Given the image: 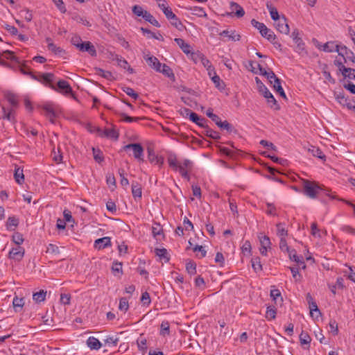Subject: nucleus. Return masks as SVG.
Instances as JSON below:
<instances>
[{
  "label": "nucleus",
  "instance_id": "1",
  "mask_svg": "<svg viewBox=\"0 0 355 355\" xmlns=\"http://www.w3.org/2000/svg\"><path fill=\"white\" fill-rule=\"evenodd\" d=\"M167 162L170 168L174 171L178 172L182 178L190 180L189 173L191 171L193 163L191 160L185 159L182 161H179L175 153H169L167 157Z\"/></svg>",
  "mask_w": 355,
  "mask_h": 355
},
{
  "label": "nucleus",
  "instance_id": "2",
  "mask_svg": "<svg viewBox=\"0 0 355 355\" xmlns=\"http://www.w3.org/2000/svg\"><path fill=\"white\" fill-rule=\"evenodd\" d=\"M303 193L311 199H315L319 197L321 193L327 196H329L332 199L336 197L331 196L329 189L325 188L323 185L320 184L315 181L309 180H302Z\"/></svg>",
  "mask_w": 355,
  "mask_h": 355
},
{
  "label": "nucleus",
  "instance_id": "3",
  "mask_svg": "<svg viewBox=\"0 0 355 355\" xmlns=\"http://www.w3.org/2000/svg\"><path fill=\"white\" fill-rule=\"evenodd\" d=\"M255 81L257 85L259 92L263 96L267 99V102L269 104L270 107L275 110H279V104L277 103L276 99L271 94V92L266 87V85L260 80V79L258 77L255 78Z\"/></svg>",
  "mask_w": 355,
  "mask_h": 355
},
{
  "label": "nucleus",
  "instance_id": "4",
  "mask_svg": "<svg viewBox=\"0 0 355 355\" xmlns=\"http://www.w3.org/2000/svg\"><path fill=\"white\" fill-rule=\"evenodd\" d=\"M161 10L165 15L166 17L170 21L171 25L175 26L178 30H181L183 25L180 19L177 17V16L173 12L171 8H170L168 6H164L162 5Z\"/></svg>",
  "mask_w": 355,
  "mask_h": 355
},
{
  "label": "nucleus",
  "instance_id": "5",
  "mask_svg": "<svg viewBox=\"0 0 355 355\" xmlns=\"http://www.w3.org/2000/svg\"><path fill=\"white\" fill-rule=\"evenodd\" d=\"M124 150L131 149L133 152L134 157L139 161H144V148L140 144L134 143L125 145Z\"/></svg>",
  "mask_w": 355,
  "mask_h": 355
},
{
  "label": "nucleus",
  "instance_id": "6",
  "mask_svg": "<svg viewBox=\"0 0 355 355\" xmlns=\"http://www.w3.org/2000/svg\"><path fill=\"white\" fill-rule=\"evenodd\" d=\"M291 37L296 44L295 51L299 54H303L304 53H306L304 48L305 44L302 40V38L299 37L298 30L295 29L292 32Z\"/></svg>",
  "mask_w": 355,
  "mask_h": 355
},
{
  "label": "nucleus",
  "instance_id": "7",
  "mask_svg": "<svg viewBox=\"0 0 355 355\" xmlns=\"http://www.w3.org/2000/svg\"><path fill=\"white\" fill-rule=\"evenodd\" d=\"M78 50L82 52H87L92 57H96L97 55L95 46L89 41L83 42V44L79 46Z\"/></svg>",
  "mask_w": 355,
  "mask_h": 355
},
{
  "label": "nucleus",
  "instance_id": "8",
  "mask_svg": "<svg viewBox=\"0 0 355 355\" xmlns=\"http://www.w3.org/2000/svg\"><path fill=\"white\" fill-rule=\"evenodd\" d=\"M230 9L232 10L231 12H228L227 15L232 16L234 15L238 18H241L244 16L245 11L243 8L237 3L231 2L230 3Z\"/></svg>",
  "mask_w": 355,
  "mask_h": 355
},
{
  "label": "nucleus",
  "instance_id": "9",
  "mask_svg": "<svg viewBox=\"0 0 355 355\" xmlns=\"http://www.w3.org/2000/svg\"><path fill=\"white\" fill-rule=\"evenodd\" d=\"M42 109L44 111V114L50 120L51 123H54V119L56 117L53 105L51 103H46L42 106Z\"/></svg>",
  "mask_w": 355,
  "mask_h": 355
},
{
  "label": "nucleus",
  "instance_id": "10",
  "mask_svg": "<svg viewBox=\"0 0 355 355\" xmlns=\"http://www.w3.org/2000/svg\"><path fill=\"white\" fill-rule=\"evenodd\" d=\"M144 58L149 67H150L155 71H159V68L162 67V63L156 57L153 55H144Z\"/></svg>",
  "mask_w": 355,
  "mask_h": 355
},
{
  "label": "nucleus",
  "instance_id": "11",
  "mask_svg": "<svg viewBox=\"0 0 355 355\" xmlns=\"http://www.w3.org/2000/svg\"><path fill=\"white\" fill-rule=\"evenodd\" d=\"M148 159L151 163H155L156 164H158L159 166H162L164 164V158L162 156L157 155L154 150L151 148H148Z\"/></svg>",
  "mask_w": 355,
  "mask_h": 355
},
{
  "label": "nucleus",
  "instance_id": "12",
  "mask_svg": "<svg viewBox=\"0 0 355 355\" xmlns=\"http://www.w3.org/2000/svg\"><path fill=\"white\" fill-rule=\"evenodd\" d=\"M24 255V249L18 246L13 248L9 252V258L17 261H20Z\"/></svg>",
  "mask_w": 355,
  "mask_h": 355
},
{
  "label": "nucleus",
  "instance_id": "13",
  "mask_svg": "<svg viewBox=\"0 0 355 355\" xmlns=\"http://www.w3.org/2000/svg\"><path fill=\"white\" fill-rule=\"evenodd\" d=\"M340 46L335 44L334 42H327L322 46V50L325 52H338L340 56H344V53L340 51Z\"/></svg>",
  "mask_w": 355,
  "mask_h": 355
},
{
  "label": "nucleus",
  "instance_id": "14",
  "mask_svg": "<svg viewBox=\"0 0 355 355\" xmlns=\"http://www.w3.org/2000/svg\"><path fill=\"white\" fill-rule=\"evenodd\" d=\"M111 245V240L108 236L98 239L94 242V248L98 250L104 249Z\"/></svg>",
  "mask_w": 355,
  "mask_h": 355
},
{
  "label": "nucleus",
  "instance_id": "15",
  "mask_svg": "<svg viewBox=\"0 0 355 355\" xmlns=\"http://www.w3.org/2000/svg\"><path fill=\"white\" fill-rule=\"evenodd\" d=\"M152 234L153 237L157 240H160V237H164V230L162 226L158 223H153L152 226Z\"/></svg>",
  "mask_w": 355,
  "mask_h": 355
},
{
  "label": "nucleus",
  "instance_id": "16",
  "mask_svg": "<svg viewBox=\"0 0 355 355\" xmlns=\"http://www.w3.org/2000/svg\"><path fill=\"white\" fill-rule=\"evenodd\" d=\"M278 22L276 24L277 29L282 33L288 34L290 31L289 26L286 23V19L284 17L277 19Z\"/></svg>",
  "mask_w": 355,
  "mask_h": 355
},
{
  "label": "nucleus",
  "instance_id": "17",
  "mask_svg": "<svg viewBox=\"0 0 355 355\" xmlns=\"http://www.w3.org/2000/svg\"><path fill=\"white\" fill-rule=\"evenodd\" d=\"M193 59L195 62H200V63L205 67L207 69L213 66L211 62L202 54V53H195L193 56Z\"/></svg>",
  "mask_w": 355,
  "mask_h": 355
},
{
  "label": "nucleus",
  "instance_id": "18",
  "mask_svg": "<svg viewBox=\"0 0 355 355\" xmlns=\"http://www.w3.org/2000/svg\"><path fill=\"white\" fill-rule=\"evenodd\" d=\"M86 344L87 345V347L92 349V350H98L99 349L101 346H102V344L98 340V339H97L96 338L94 337V336H90L87 338V341H86Z\"/></svg>",
  "mask_w": 355,
  "mask_h": 355
},
{
  "label": "nucleus",
  "instance_id": "19",
  "mask_svg": "<svg viewBox=\"0 0 355 355\" xmlns=\"http://www.w3.org/2000/svg\"><path fill=\"white\" fill-rule=\"evenodd\" d=\"M220 36H224L228 37L229 40L232 41H239L240 40L241 36L239 34H237L236 31L234 30H224L220 33Z\"/></svg>",
  "mask_w": 355,
  "mask_h": 355
},
{
  "label": "nucleus",
  "instance_id": "20",
  "mask_svg": "<svg viewBox=\"0 0 355 355\" xmlns=\"http://www.w3.org/2000/svg\"><path fill=\"white\" fill-rule=\"evenodd\" d=\"M41 78H38L37 80H39L43 83H45L48 85H49L52 89H55L54 85H52V83L53 81L54 75L51 73H45L41 74Z\"/></svg>",
  "mask_w": 355,
  "mask_h": 355
},
{
  "label": "nucleus",
  "instance_id": "21",
  "mask_svg": "<svg viewBox=\"0 0 355 355\" xmlns=\"http://www.w3.org/2000/svg\"><path fill=\"white\" fill-rule=\"evenodd\" d=\"M270 297L274 302L275 305L281 306L283 303V297L280 290H270Z\"/></svg>",
  "mask_w": 355,
  "mask_h": 355
},
{
  "label": "nucleus",
  "instance_id": "22",
  "mask_svg": "<svg viewBox=\"0 0 355 355\" xmlns=\"http://www.w3.org/2000/svg\"><path fill=\"white\" fill-rule=\"evenodd\" d=\"M97 132H102V134H100L101 137H106L114 139H118L119 134L114 129H105L104 130H101L100 128H96Z\"/></svg>",
  "mask_w": 355,
  "mask_h": 355
},
{
  "label": "nucleus",
  "instance_id": "23",
  "mask_svg": "<svg viewBox=\"0 0 355 355\" xmlns=\"http://www.w3.org/2000/svg\"><path fill=\"white\" fill-rule=\"evenodd\" d=\"M340 51L344 53V56L342 57L344 58L345 62L349 60L355 64V55L350 49H348L347 46H343L340 47Z\"/></svg>",
  "mask_w": 355,
  "mask_h": 355
},
{
  "label": "nucleus",
  "instance_id": "24",
  "mask_svg": "<svg viewBox=\"0 0 355 355\" xmlns=\"http://www.w3.org/2000/svg\"><path fill=\"white\" fill-rule=\"evenodd\" d=\"M157 71L162 73L164 76L168 77L173 81H174L175 79V75L171 68L166 64H162V67L159 68V71Z\"/></svg>",
  "mask_w": 355,
  "mask_h": 355
},
{
  "label": "nucleus",
  "instance_id": "25",
  "mask_svg": "<svg viewBox=\"0 0 355 355\" xmlns=\"http://www.w3.org/2000/svg\"><path fill=\"white\" fill-rule=\"evenodd\" d=\"M132 193L133 198L136 200L138 198H141L142 196V189L141 185L137 182H133L132 183Z\"/></svg>",
  "mask_w": 355,
  "mask_h": 355
},
{
  "label": "nucleus",
  "instance_id": "26",
  "mask_svg": "<svg viewBox=\"0 0 355 355\" xmlns=\"http://www.w3.org/2000/svg\"><path fill=\"white\" fill-rule=\"evenodd\" d=\"M174 41L176 42V44L179 46V47L182 50V51L184 53L189 54L191 53V46L189 44L186 43L183 39L175 38Z\"/></svg>",
  "mask_w": 355,
  "mask_h": 355
},
{
  "label": "nucleus",
  "instance_id": "27",
  "mask_svg": "<svg viewBox=\"0 0 355 355\" xmlns=\"http://www.w3.org/2000/svg\"><path fill=\"white\" fill-rule=\"evenodd\" d=\"M257 67L259 70V73L262 76H264L269 80L270 83L272 84V79L275 78V74L272 70L266 71L263 67H261V64H257Z\"/></svg>",
  "mask_w": 355,
  "mask_h": 355
},
{
  "label": "nucleus",
  "instance_id": "28",
  "mask_svg": "<svg viewBox=\"0 0 355 355\" xmlns=\"http://www.w3.org/2000/svg\"><path fill=\"white\" fill-rule=\"evenodd\" d=\"M57 85L61 91L64 92V94H69L72 93V88L67 81L60 80L58 82Z\"/></svg>",
  "mask_w": 355,
  "mask_h": 355
},
{
  "label": "nucleus",
  "instance_id": "29",
  "mask_svg": "<svg viewBox=\"0 0 355 355\" xmlns=\"http://www.w3.org/2000/svg\"><path fill=\"white\" fill-rule=\"evenodd\" d=\"M288 253L291 259L295 261L299 266L302 265V267L305 268L303 257L302 256H297L295 250H289Z\"/></svg>",
  "mask_w": 355,
  "mask_h": 355
},
{
  "label": "nucleus",
  "instance_id": "30",
  "mask_svg": "<svg viewBox=\"0 0 355 355\" xmlns=\"http://www.w3.org/2000/svg\"><path fill=\"white\" fill-rule=\"evenodd\" d=\"M272 79H274L273 89L277 92H278L281 96H282L284 98H286V94L281 85V80L278 78L276 76L275 78H273Z\"/></svg>",
  "mask_w": 355,
  "mask_h": 355
},
{
  "label": "nucleus",
  "instance_id": "31",
  "mask_svg": "<svg viewBox=\"0 0 355 355\" xmlns=\"http://www.w3.org/2000/svg\"><path fill=\"white\" fill-rule=\"evenodd\" d=\"M334 64L338 67L339 70L342 72V74L345 77L351 78L349 75H347V73L348 71H355V69H354L345 67L343 62L340 60H334Z\"/></svg>",
  "mask_w": 355,
  "mask_h": 355
},
{
  "label": "nucleus",
  "instance_id": "32",
  "mask_svg": "<svg viewBox=\"0 0 355 355\" xmlns=\"http://www.w3.org/2000/svg\"><path fill=\"white\" fill-rule=\"evenodd\" d=\"M14 178L15 181L18 184H23L24 182V175L23 172V168H21L20 167L16 166L15 168Z\"/></svg>",
  "mask_w": 355,
  "mask_h": 355
},
{
  "label": "nucleus",
  "instance_id": "33",
  "mask_svg": "<svg viewBox=\"0 0 355 355\" xmlns=\"http://www.w3.org/2000/svg\"><path fill=\"white\" fill-rule=\"evenodd\" d=\"M260 33L262 37L266 38L270 42H273V41L276 39V35H275L274 32L268 28L267 26L262 29Z\"/></svg>",
  "mask_w": 355,
  "mask_h": 355
},
{
  "label": "nucleus",
  "instance_id": "34",
  "mask_svg": "<svg viewBox=\"0 0 355 355\" xmlns=\"http://www.w3.org/2000/svg\"><path fill=\"white\" fill-rule=\"evenodd\" d=\"M19 225V219L15 216H9L6 222V228L9 231H12L15 227Z\"/></svg>",
  "mask_w": 355,
  "mask_h": 355
},
{
  "label": "nucleus",
  "instance_id": "35",
  "mask_svg": "<svg viewBox=\"0 0 355 355\" xmlns=\"http://www.w3.org/2000/svg\"><path fill=\"white\" fill-rule=\"evenodd\" d=\"M6 99L10 103V104L16 107L18 105V98L17 96L12 92H8L5 94Z\"/></svg>",
  "mask_w": 355,
  "mask_h": 355
},
{
  "label": "nucleus",
  "instance_id": "36",
  "mask_svg": "<svg viewBox=\"0 0 355 355\" xmlns=\"http://www.w3.org/2000/svg\"><path fill=\"white\" fill-rule=\"evenodd\" d=\"M46 291L40 290V291L33 293V299L36 303L44 302L46 299Z\"/></svg>",
  "mask_w": 355,
  "mask_h": 355
},
{
  "label": "nucleus",
  "instance_id": "37",
  "mask_svg": "<svg viewBox=\"0 0 355 355\" xmlns=\"http://www.w3.org/2000/svg\"><path fill=\"white\" fill-rule=\"evenodd\" d=\"M266 7L270 12V17L271 18L274 20V21H277V19H279L280 17H279V15L278 13V11L277 10L276 8H275L272 3H266Z\"/></svg>",
  "mask_w": 355,
  "mask_h": 355
},
{
  "label": "nucleus",
  "instance_id": "38",
  "mask_svg": "<svg viewBox=\"0 0 355 355\" xmlns=\"http://www.w3.org/2000/svg\"><path fill=\"white\" fill-rule=\"evenodd\" d=\"M160 335L165 337L170 335V324L168 321H162L160 325Z\"/></svg>",
  "mask_w": 355,
  "mask_h": 355
},
{
  "label": "nucleus",
  "instance_id": "39",
  "mask_svg": "<svg viewBox=\"0 0 355 355\" xmlns=\"http://www.w3.org/2000/svg\"><path fill=\"white\" fill-rule=\"evenodd\" d=\"M96 71L97 75H98L108 80H112L114 79L112 72H110L109 71H105L101 68H96Z\"/></svg>",
  "mask_w": 355,
  "mask_h": 355
},
{
  "label": "nucleus",
  "instance_id": "40",
  "mask_svg": "<svg viewBox=\"0 0 355 355\" xmlns=\"http://www.w3.org/2000/svg\"><path fill=\"white\" fill-rule=\"evenodd\" d=\"M189 119L200 127H204V118H201L196 113H191Z\"/></svg>",
  "mask_w": 355,
  "mask_h": 355
},
{
  "label": "nucleus",
  "instance_id": "41",
  "mask_svg": "<svg viewBox=\"0 0 355 355\" xmlns=\"http://www.w3.org/2000/svg\"><path fill=\"white\" fill-rule=\"evenodd\" d=\"M309 308L310 310V314L311 317H313L314 314H315L316 318H318V317L321 315V312L319 310L316 302H311V304H309Z\"/></svg>",
  "mask_w": 355,
  "mask_h": 355
},
{
  "label": "nucleus",
  "instance_id": "42",
  "mask_svg": "<svg viewBox=\"0 0 355 355\" xmlns=\"http://www.w3.org/2000/svg\"><path fill=\"white\" fill-rule=\"evenodd\" d=\"M144 19L153 26L160 27L159 21L148 11L144 13Z\"/></svg>",
  "mask_w": 355,
  "mask_h": 355
},
{
  "label": "nucleus",
  "instance_id": "43",
  "mask_svg": "<svg viewBox=\"0 0 355 355\" xmlns=\"http://www.w3.org/2000/svg\"><path fill=\"white\" fill-rule=\"evenodd\" d=\"M118 65L121 67V68H123L124 69H127L130 73H132L134 72L133 69L130 67L128 62L123 58H116Z\"/></svg>",
  "mask_w": 355,
  "mask_h": 355
},
{
  "label": "nucleus",
  "instance_id": "44",
  "mask_svg": "<svg viewBox=\"0 0 355 355\" xmlns=\"http://www.w3.org/2000/svg\"><path fill=\"white\" fill-rule=\"evenodd\" d=\"M211 80L214 83L215 87L217 89H218L219 90L222 91L225 89V83H223V81L221 80L219 76H218V75L213 76L211 77Z\"/></svg>",
  "mask_w": 355,
  "mask_h": 355
},
{
  "label": "nucleus",
  "instance_id": "45",
  "mask_svg": "<svg viewBox=\"0 0 355 355\" xmlns=\"http://www.w3.org/2000/svg\"><path fill=\"white\" fill-rule=\"evenodd\" d=\"M300 341L302 345H309L311 341V338L307 332L302 331L300 334Z\"/></svg>",
  "mask_w": 355,
  "mask_h": 355
},
{
  "label": "nucleus",
  "instance_id": "46",
  "mask_svg": "<svg viewBox=\"0 0 355 355\" xmlns=\"http://www.w3.org/2000/svg\"><path fill=\"white\" fill-rule=\"evenodd\" d=\"M205 134L207 137H209L215 140L219 139L220 138L219 132L209 128H207V129L205 130Z\"/></svg>",
  "mask_w": 355,
  "mask_h": 355
},
{
  "label": "nucleus",
  "instance_id": "47",
  "mask_svg": "<svg viewBox=\"0 0 355 355\" xmlns=\"http://www.w3.org/2000/svg\"><path fill=\"white\" fill-rule=\"evenodd\" d=\"M219 128L223 130H226L228 132H236L234 126L230 124L227 121H222L219 124Z\"/></svg>",
  "mask_w": 355,
  "mask_h": 355
},
{
  "label": "nucleus",
  "instance_id": "48",
  "mask_svg": "<svg viewBox=\"0 0 355 355\" xmlns=\"http://www.w3.org/2000/svg\"><path fill=\"white\" fill-rule=\"evenodd\" d=\"M49 51L53 52L55 55H62L65 53V51L60 46H57L54 44H50L49 48L48 49Z\"/></svg>",
  "mask_w": 355,
  "mask_h": 355
},
{
  "label": "nucleus",
  "instance_id": "49",
  "mask_svg": "<svg viewBox=\"0 0 355 355\" xmlns=\"http://www.w3.org/2000/svg\"><path fill=\"white\" fill-rule=\"evenodd\" d=\"M277 311L275 308L271 306H268L266 313V318L268 320H274L276 318Z\"/></svg>",
  "mask_w": 355,
  "mask_h": 355
},
{
  "label": "nucleus",
  "instance_id": "50",
  "mask_svg": "<svg viewBox=\"0 0 355 355\" xmlns=\"http://www.w3.org/2000/svg\"><path fill=\"white\" fill-rule=\"evenodd\" d=\"M129 309V304L125 297H121L119 300V309L124 313Z\"/></svg>",
  "mask_w": 355,
  "mask_h": 355
},
{
  "label": "nucleus",
  "instance_id": "51",
  "mask_svg": "<svg viewBox=\"0 0 355 355\" xmlns=\"http://www.w3.org/2000/svg\"><path fill=\"white\" fill-rule=\"evenodd\" d=\"M140 300L143 306H148L151 303L150 295L146 291L142 293Z\"/></svg>",
  "mask_w": 355,
  "mask_h": 355
},
{
  "label": "nucleus",
  "instance_id": "52",
  "mask_svg": "<svg viewBox=\"0 0 355 355\" xmlns=\"http://www.w3.org/2000/svg\"><path fill=\"white\" fill-rule=\"evenodd\" d=\"M155 254L160 259H166V261H168L169 260L168 257H167L168 252H167L166 249H165V248H156Z\"/></svg>",
  "mask_w": 355,
  "mask_h": 355
},
{
  "label": "nucleus",
  "instance_id": "53",
  "mask_svg": "<svg viewBox=\"0 0 355 355\" xmlns=\"http://www.w3.org/2000/svg\"><path fill=\"white\" fill-rule=\"evenodd\" d=\"M12 304L15 311H17V308L21 309L24 304V300L22 297H15L13 299Z\"/></svg>",
  "mask_w": 355,
  "mask_h": 355
},
{
  "label": "nucleus",
  "instance_id": "54",
  "mask_svg": "<svg viewBox=\"0 0 355 355\" xmlns=\"http://www.w3.org/2000/svg\"><path fill=\"white\" fill-rule=\"evenodd\" d=\"M122 121L127 123L138 122L140 120L145 119V117H133L126 115L125 114H122Z\"/></svg>",
  "mask_w": 355,
  "mask_h": 355
},
{
  "label": "nucleus",
  "instance_id": "55",
  "mask_svg": "<svg viewBox=\"0 0 355 355\" xmlns=\"http://www.w3.org/2000/svg\"><path fill=\"white\" fill-rule=\"evenodd\" d=\"M119 342L118 338H114L113 336L107 337L104 340V343L105 345H108L110 347L116 346Z\"/></svg>",
  "mask_w": 355,
  "mask_h": 355
},
{
  "label": "nucleus",
  "instance_id": "56",
  "mask_svg": "<svg viewBox=\"0 0 355 355\" xmlns=\"http://www.w3.org/2000/svg\"><path fill=\"white\" fill-rule=\"evenodd\" d=\"M259 238L260 240L261 247L270 248L271 243L268 236L261 234V236H259Z\"/></svg>",
  "mask_w": 355,
  "mask_h": 355
},
{
  "label": "nucleus",
  "instance_id": "57",
  "mask_svg": "<svg viewBox=\"0 0 355 355\" xmlns=\"http://www.w3.org/2000/svg\"><path fill=\"white\" fill-rule=\"evenodd\" d=\"M2 110L3 112V119H7L8 121H14V115H13L12 109L7 110L4 107H3Z\"/></svg>",
  "mask_w": 355,
  "mask_h": 355
},
{
  "label": "nucleus",
  "instance_id": "58",
  "mask_svg": "<svg viewBox=\"0 0 355 355\" xmlns=\"http://www.w3.org/2000/svg\"><path fill=\"white\" fill-rule=\"evenodd\" d=\"M12 240L15 244L19 245L24 242L23 235L19 232H15L12 236Z\"/></svg>",
  "mask_w": 355,
  "mask_h": 355
},
{
  "label": "nucleus",
  "instance_id": "59",
  "mask_svg": "<svg viewBox=\"0 0 355 355\" xmlns=\"http://www.w3.org/2000/svg\"><path fill=\"white\" fill-rule=\"evenodd\" d=\"M132 12L138 17H142L144 18V13L147 12L146 10H144L142 7L138 5H135L132 7Z\"/></svg>",
  "mask_w": 355,
  "mask_h": 355
},
{
  "label": "nucleus",
  "instance_id": "60",
  "mask_svg": "<svg viewBox=\"0 0 355 355\" xmlns=\"http://www.w3.org/2000/svg\"><path fill=\"white\" fill-rule=\"evenodd\" d=\"M4 56L6 59H9L13 62H15L16 63L20 64V60L17 57H16L14 55V52L10 51H4Z\"/></svg>",
  "mask_w": 355,
  "mask_h": 355
},
{
  "label": "nucleus",
  "instance_id": "61",
  "mask_svg": "<svg viewBox=\"0 0 355 355\" xmlns=\"http://www.w3.org/2000/svg\"><path fill=\"white\" fill-rule=\"evenodd\" d=\"M310 150L311 151L312 155L313 156L320 158L322 159L325 158V155H324L322 151L319 148L312 146V148L310 149Z\"/></svg>",
  "mask_w": 355,
  "mask_h": 355
},
{
  "label": "nucleus",
  "instance_id": "62",
  "mask_svg": "<svg viewBox=\"0 0 355 355\" xmlns=\"http://www.w3.org/2000/svg\"><path fill=\"white\" fill-rule=\"evenodd\" d=\"M123 91L129 96L133 98L135 100H136L139 95L137 93L135 92V90L129 87H125L123 88Z\"/></svg>",
  "mask_w": 355,
  "mask_h": 355
},
{
  "label": "nucleus",
  "instance_id": "63",
  "mask_svg": "<svg viewBox=\"0 0 355 355\" xmlns=\"http://www.w3.org/2000/svg\"><path fill=\"white\" fill-rule=\"evenodd\" d=\"M252 268L255 271H259L262 270V266L260 261L259 257H255L252 259Z\"/></svg>",
  "mask_w": 355,
  "mask_h": 355
},
{
  "label": "nucleus",
  "instance_id": "64",
  "mask_svg": "<svg viewBox=\"0 0 355 355\" xmlns=\"http://www.w3.org/2000/svg\"><path fill=\"white\" fill-rule=\"evenodd\" d=\"M92 150L94 159L98 163L103 162L104 158L102 152L98 149L96 150L94 148H92Z\"/></svg>",
  "mask_w": 355,
  "mask_h": 355
}]
</instances>
